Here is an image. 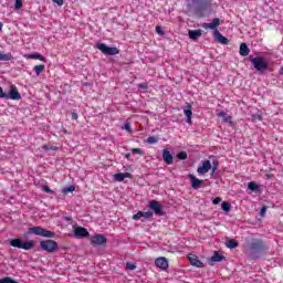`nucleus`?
Instances as JSON below:
<instances>
[{
	"label": "nucleus",
	"mask_w": 283,
	"mask_h": 283,
	"mask_svg": "<svg viewBox=\"0 0 283 283\" xmlns=\"http://www.w3.org/2000/svg\"><path fill=\"white\" fill-rule=\"evenodd\" d=\"M193 11L198 18H205L206 12L211 10V0H192Z\"/></svg>",
	"instance_id": "obj_1"
},
{
	"label": "nucleus",
	"mask_w": 283,
	"mask_h": 283,
	"mask_svg": "<svg viewBox=\"0 0 283 283\" xmlns=\"http://www.w3.org/2000/svg\"><path fill=\"white\" fill-rule=\"evenodd\" d=\"M248 61L251 62L252 66L259 72L260 74H264L269 69L268 61L262 56L256 57H248Z\"/></svg>",
	"instance_id": "obj_2"
},
{
	"label": "nucleus",
	"mask_w": 283,
	"mask_h": 283,
	"mask_svg": "<svg viewBox=\"0 0 283 283\" xmlns=\"http://www.w3.org/2000/svg\"><path fill=\"white\" fill-rule=\"evenodd\" d=\"M10 247L13 249H23L25 251H29L31 249H34L35 242L33 240L22 242L21 239L15 238L10 240Z\"/></svg>",
	"instance_id": "obj_3"
},
{
	"label": "nucleus",
	"mask_w": 283,
	"mask_h": 283,
	"mask_svg": "<svg viewBox=\"0 0 283 283\" xmlns=\"http://www.w3.org/2000/svg\"><path fill=\"white\" fill-rule=\"evenodd\" d=\"M29 233L34 234L36 237L46 238V239H53L56 235L55 232H51L49 230H45L44 228H42L40 226L31 227L29 229Z\"/></svg>",
	"instance_id": "obj_4"
},
{
	"label": "nucleus",
	"mask_w": 283,
	"mask_h": 283,
	"mask_svg": "<svg viewBox=\"0 0 283 283\" xmlns=\"http://www.w3.org/2000/svg\"><path fill=\"white\" fill-rule=\"evenodd\" d=\"M250 250L263 254H266L269 252V248L262 239L252 240L250 243Z\"/></svg>",
	"instance_id": "obj_5"
},
{
	"label": "nucleus",
	"mask_w": 283,
	"mask_h": 283,
	"mask_svg": "<svg viewBox=\"0 0 283 283\" xmlns=\"http://www.w3.org/2000/svg\"><path fill=\"white\" fill-rule=\"evenodd\" d=\"M96 48L106 56H117L120 53L117 48H109L105 43H97Z\"/></svg>",
	"instance_id": "obj_6"
},
{
	"label": "nucleus",
	"mask_w": 283,
	"mask_h": 283,
	"mask_svg": "<svg viewBox=\"0 0 283 283\" xmlns=\"http://www.w3.org/2000/svg\"><path fill=\"white\" fill-rule=\"evenodd\" d=\"M40 247L43 251L49 252V253H54L59 249L57 242H55L53 240L41 241Z\"/></svg>",
	"instance_id": "obj_7"
},
{
	"label": "nucleus",
	"mask_w": 283,
	"mask_h": 283,
	"mask_svg": "<svg viewBox=\"0 0 283 283\" xmlns=\"http://www.w3.org/2000/svg\"><path fill=\"white\" fill-rule=\"evenodd\" d=\"M107 243V239L104 237V234L97 233L92 237L91 244L93 247H102Z\"/></svg>",
	"instance_id": "obj_8"
},
{
	"label": "nucleus",
	"mask_w": 283,
	"mask_h": 283,
	"mask_svg": "<svg viewBox=\"0 0 283 283\" xmlns=\"http://www.w3.org/2000/svg\"><path fill=\"white\" fill-rule=\"evenodd\" d=\"M210 170H211V161L210 159H206L203 164H201V166L197 168V174L199 176H205L209 174Z\"/></svg>",
	"instance_id": "obj_9"
},
{
	"label": "nucleus",
	"mask_w": 283,
	"mask_h": 283,
	"mask_svg": "<svg viewBox=\"0 0 283 283\" xmlns=\"http://www.w3.org/2000/svg\"><path fill=\"white\" fill-rule=\"evenodd\" d=\"M149 209L155 212L156 216L161 217L164 216V210L159 201L150 200L149 201Z\"/></svg>",
	"instance_id": "obj_10"
},
{
	"label": "nucleus",
	"mask_w": 283,
	"mask_h": 283,
	"mask_svg": "<svg viewBox=\"0 0 283 283\" xmlns=\"http://www.w3.org/2000/svg\"><path fill=\"white\" fill-rule=\"evenodd\" d=\"M4 99H11V101H20L21 99V95L15 85H12L10 87V92H9V94H6Z\"/></svg>",
	"instance_id": "obj_11"
},
{
	"label": "nucleus",
	"mask_w": 283,
	"mask_h": 283,
	"mask_svg": "<svg viewBox=\"0 0 283 283\" xmlns=\"http://www.w3.org/2000/svg\"><path fill=\"white\" fill-rule=\"evenodd\" d=\"M74 235L76 239H85L90 237V232L86 228L78 226L74 230Z\"/></svg>",
	"instance_id": "obj_12"
},
{
	"label": "nucleus",
	"mask_w": 283,
	"mask_h": 283,
	"mask_svg": "<svg viewBox=\"0 0 283 283\" xmlns=\"http://www.w3.org/2000/svg\"><path fill=\"white\" fill-rule=\"evenodd\" d=\"M188 178L190 180V186L192 187L193 190L200 189L201 185H203L202 179H198L191 174L188 175Z\"/></svg>",
	"instance_id": "obj_13"
},
{
	"label": "nucleus",
	"mask_w": 283,
	"mask_h": 283,
	"mask_svg": "<svg viewBox=\"0 0 283 283\" xmlns=\"http://www.w3.org/2000/svg\"><path fill=\"white\" fill-rule=\"evenodd\" d=\"M188 261H189V264L191 266H196V268H203L205 266L203 262L199 260L198 255L190 254L188 256Z\"/></svg>",
	"instance_id": "obj_14"
},
{
	"label": "nucleus",
	"mask_w": 283,
	"mask_h": 283,
	"mask_svg": "<svg viewBox=\"0 0 283 283\" xmlns=\"http://www.w3.org/2000/svg\"><path fill=\"white\" fill-rule=\"evenodd\" d=\"M154 217V213L151 211H138L136 214H133V220H140L142 218L146 220H150Z\"/></svg>",
	"instance_id": "obj_15"
},
{
	"label": "nucleus",
	"mask_w": 283,
	"mask_h": 283,
	"mask_svg": "<svg viewBox=\"0 0 283 283\" xmlns=\"http://www.w3.org/2000/svg\"><path fill=\"white\" fill-rule=\"evenodd\" d=\"M220 24H221L220 19L216 18L213 19L212 22H209V23L205 22L203 24H201V28L206 30L210 29L216 31L217 28L220 27Z\"/></svg>",
	"instance_id": "obj_16"
},
{
	"label": "nucleus",
	"mask_w": 283,
	"mask_h": 283,
	"mask_svg": "<svg viewBox=\"0 0 283 283\" xmlns=\"http://www.w3.org/2000/svg\"><path fill=\"white\" fill-rule=\"evenodd\" d=\"M155 265L165 271L169 268V261L167 258H158L155 261Z\"/></svg>",
	"instance_id": "obj_17"
},
{
	"label": "nucleus",
	"mask_w": 283,
	"mask_h": 283,
	"mask_svg": "<svg viewBox=\"0 0 283 283\" xmlns=\"http://www.w3.org/2000/svg\"><path fill=\"white\" fill-rule=\"evenodd\" d=\"M216 41L222 45H229L230 40L222 35V33L218 30L214 31Z\"/></svg>",
	"instance_id": "obj_18"
},
{
	"label": "nucleus",
	"mask_w": 283,
	"mask_h": 283,
	"mask_svg": "<svg viewBox=\"0 0 283 283\" xmlns=\"http://www.w3.org/2000/svg\"><path fill=\"white\" fill-rule=\"evenodd\" d=\"M217 117L218 118H223V122L226 124H229V126H233V120H232V116L231 115H228L227 113L224 112H218L217 113Z\"/></svg>",
	"instance_id": "obj_19"
},
{
	"label": "nucleus",
	"mask_w": 283,
	"mask_h": 283,
	"mask_svg": "<svg viewBox=\"0 0 283 283\" xmlns=\"http://www.w3.org/2000/svg\"><path fill=\"white\" fill-rule=\"evenodd\" d=\"M163 158L166 165H174V156L171 155L170 150L164 149L163 150Z\"/></svg>",
	"instance_id": "obj_20"
},
{
	"label": "nucleus",
	"mask_w": 283,
	"mask_h": 283,
	"mask_svg": "<svg viewBox=\"0 0 283 283\" xmlns=\"http://www.w3.org/2000/svg\"><path fill=\"white\" fill-rule=\"evenodd\" d=\"M185 116L187 118V123L191 124L192 117V105L187 103V106L184 108Z\"/></svg>",
	"instance_id": "obj_21"
},
{
	"label": "nucleus",
	"mask_w": 283,
	"mask_h": 283,
	"mask_svg": "<svg viewBox=\"0 0 283 283\" xmlns=\"http://www.w3.org/2000/svg\"><path fill=\"white\" fill-rule=\"evenodd\" d=\"M188 36L191 40H198L200 36H202V30H190L188 31Z\"/></svg>",
	"instance_id": "obj_22"
},
{
	"label": "nucleus",
	"mask_w": 283,
	"mask_h": 283,
	"mask_svg": "<svg viewBox=\"0 0 283 283\" xmlns=\"http://www.w3.org/2000/svg\"><path fill=\"white\" fill-rule=\"evenodd\" d=\"M251 53L245 42L240 44L239 54L240 56H248Z\"/></svg>",
	"instance_id": "obj_23"
},
{
	"label": "nucleus",
	"mask_w": 283,
	"mask_h": 283,
	"mask_svg": "<svg viewBox=\"0 0 283 283\" xmlns=\"http://www.w3.org/2000/svg\"><path fill=\"white\" fill-rule=\"evenodd\" d=\"M126 178H132V175L129 172H119L114 176V179L117 182H122Z\"/></svg>",
	"instance_id": "obj_24"
},
{
	"label": "nucleus",
	"mask_w": 283,
	"mask_h": 283,
	"mask_svg": "<svg viewBox=\"0 0 283 283\" xmlns=\"http://www.w3.org/2000/svg\"><path fill=\"white\" fill-rule=\"evenodd\" d=\"M226 258L221 255L220 253L216 252L214 255L210 259V261L218 263L222 262Z\"/></svg>",
	"instance_id": "obj_25"
},
{
	"label": "nucleus",
	"mask_w": 283,
	"mask_h": 283,
	"mask_svg": "<svg viewBox=\"0 0 283 283\" xmlns=\"http://www.w3.org/2000/svg\"><path fill=\"white\" fill-rule=\"evenodd\" d=\"M29 59H31V60H39L41 62H45V57L43 55H41L40 53L30 54Z\"/></svg>",
	"instance_id": "obj_26"
},
{
	"label": "nucleus",
	"mask_w": 283,
	"mask_h": 283,
	"mask_svg": "<svg viewBox=\"0 0 283 283\" xmlns=\"http://www.w3.org/2000/svg\"><path fill=\"white\" fill-rule=\"evenodd\" d=\"M33 71L36 75H40V74H42V72L45 71V65H43V64L36 65V66H34Z\"/></svg>",
	"instance_id": "obj_27"
},
{
	"label": "nucleus",
	"mask_w": 283,
	"mask_h": 283,
	"mask_svg": "<svg viewBox=\"0 0 283 283\" xmlns=\"http://www.w3.org/2000/svg\"><path fill=\"white\" fill-rule=\"evenodd\" d=\"M248 189L255 192L258 189H260V186H258L255 181H250L248 184Z\"/></svg>",
	"instance_id": "obj_28"
},
{
	"label": "nucleus",
	"mask_w": 283,
	"mask_h": 283,
	"mask_svg": "<svg viewBox=\"0 0 283 283\" xmlns=\"http://www.w3.org/2000/svg\"><path fill=\"white\" fill-rule=\"evenodd\" d=\"M11 60H12L11 53L0 52V61H11Z\"/></svg>",
	"instance_id": "obj_29"
},
{
	"label": "nucleus",
	"mask_w": 283,
	"mask_h": 283,
	"mask_svg": "<svg viewBox=\"0 0 283 283\" xmlns=\"http://www.w3.org/2000/svg\"><path fill=\"white\" fill-rule=\"evenodd\" d=\"M228 249H237L238 248V242L235 240H229L227 243Z\"/></svg>",
	"instance_id": "obj_30"
},
{
	"label": "nucleus",
	"mask_w": 283,
	"mask_h": 283,
	"mask_svg": "<svg viewBox=\"0 0 283 283\" xmlns=\"http://www.w3.org/2000/svg\"><path fill=\"white\" fill-rule=\"evenodd\" d=\"M187 158H188V155H187V153L185 150L179 151L177 154V159H179V160H186Z\"/></svg>",
	"instance_id": "obj_31"
},
{
	"label": "nucleus",
	"mask_w": 283,
	"mask_h": 283,
	"mask_svg": "<svg viewBox=\"0 0 283 283\" xmlns=\"http://www.w3.org/2000/svg\"><path fill=\"white\" fill-rule=\"evenodd\" d=\"M75 190H76V188H75L74 186L66 187V188H63V189H62V193L67 195V193L74 192Z\"/></svg>",
	"instance_id": "obj_32"
},
{
	"label": "nucleus",
	"mask_w": 283,
	"mask_h": 283,
	"mask_svg": "<svg viewBox=\"0 0 283 283\" xmlns=\"http://www.w3.org/2000/svg\"><path fill=\"white\" fill-rule=\"evenodd\" d=\"M221 210L230 212L231 211V203L230 202L221 203Z\"/></svg>",
	"instance_id": "obj_33"
},
{
	"label": "nucleus",
	"mask_w": 283,
	"mask_h": 283,
	"mask_svg": "<svg viewBox=\"0 0 283 283\" xmlns=\"http://www.w3.org/2000/svg\"><path fill=\"white\" fill-rule=\"evenodd\" d=\"M149 145L158 144V138L154 136H149L146 140Z\"/></svg>",
	"instance_id": "obj_34"
},
{
	"label": "nucleus",
	"mask_w": 283,
	"mask_h": 283,
	"mask_svg": "<svg viewBox=\"0 0 283 283\" xmlns=\"http://www.w3.org/2000/svg\"><path fill=\"white\" fill-rule=\"evenodd\" d=\"M0 283H19V282L11 277H4V279H0Z\"/></svg>",
	"instance_id": "obj_35"
},
{
	"label": "nucleus",
	"mask_w": 283,
	"mask_h": 283,
	"mask_svg": "<svg viewBox=\"0 0 283 283\" xmlns=\"http://www.w3.org/2000/svg\"><path fill=\"white\" fill-rule=\"evenodd\" d=\"M132 153H133L134 155L144 156V151H143L142 149H139V148H133V149H132Z\"/></svg>",
	"instance_id": "obj_36"
},
{
	"label": "nucleus",
	"mask_w": 283,
	"mask_h": 283,
	"mask_svg": "<svg viewBox=\"0 0 283 283\" xmlns=\"http://www.w3.org/2000/svg\"><path fill=\"white\" fill-rule=\"evenodd\" d=\"M22 8V1L21 0H15L14 2V9L20 10Z\"/></svg>",
	"instance_id": "obj_37"
},
{
	"label": "nucleus",
	"mask_w": 283,
	"mask_h": 283,
	"mask_svg": "<svg viewBox=\"0 0 283 283\" xmlns=\"http://www.w3.org/2000/svg\"><path fill=\"white\" fill-rule=\"evenodd\" d=\"M126 269L130 270V271H134L136 269V265L134 263H132V262H127L126 263Z\"/></svg>",
	"instance_id": "obj_38"
},
{
	"label": "nucleus",
	"mask_w": 283,
	"mask_h": 283,
	"mask_svg": "<svg viewBox=\"0 0 283 283\" xmlns=\"http://www.w3.org/2000/svg\"><path fill=\"white\" fill-rule=\"evenodd\" d=\"M42 191H44L45 193H53V190L51 188H49V186H42Z\"/></svg>",
	"instance_id": "obj_39"
},
{
	"label": "nucleus",
	"mask_w": 283,
	"mask_h": 283,
	"mask_svg": "<svg viewBox=\"0 0 283 283\" xmlns=\"http://www.w3.org/2000/svg\"><path fill=\"white\" fill-rule=\"evenodd\" d=\"M266 209H268L266 206H262V207H261L260 216H261L262 218L265 217V214H266Z\"/></svg>",
	"instance_id": "obj_40"
},
{
	"label": "nucleus",
	"mask_w": 283,
	"mask_h": 283,
	"mask_svg": "<svg viewBox=\"0 0 283 283\" xmlns=\"http://www.w3.org/2000/svg\"><path fill=\"white\" fill-rule=\"evenodd\" d=\"M137 87L144 91H147L149 88L148 84L143 83V84H137Z\"/></svg>",
	"instance_id": "obj_41"
},
{
	"label": "nucleus",
	"mask_w": 283,
	"mask_h": 283,
	"mask_svg": "<svg viewBox=\"0 0 283 283\" xmlns=\"http://www.w3.org/2000/svg\"><path fill=\"white\" fill-rule=\"evenodd\" d=\"M210 165H212V168H218V166H220V160L218 159H213L212 164L210 163Z\"/></svg>",
	"instance_id": "obj_42"
},
{
	"label": "nucleus",
	"mask_w": 283,
	"mask_h": 283,
	"mask_svg": "<svg viewBox=\"0 0 283 283\" xmlns=\"http://www.w3.org/2000/svg\"><path fill=\"white\" fill-rule=\"evenodd\" d=\"M123 129L127 130L128 133L133 132L129 123L124 124Z\"/></svg>",
	"instance_id": "obj_43"
},
{
	"label": "nucleus",
	"mask_w": 283,
	"mask_h": 283,
	"mask_svg": "<svg viewBox=\"0 0 283 283\" xmlns=\"http://www.w3.org/2000/svg\"><path fill=\"white\" fill-rule=\"evenodd\" d=\"M42 149H44V150H56L57 148L50 147L49 145H43Z\"/></svg>",
	"instance_id": "obj_44"
},
{
	"label": "nucleus",
	"mask_w": 283,
	"mask_h": 283,
	"mask_svg": "<svg viewBox=\"0 0 283 283\" xmlns=\"http://www.w3.org/2000/svg\"><path fill=\"white\" fill-rule=\"evenodd\" d=\"M222 202V198L221 197H216L213 199V205L217 206L218 203Z\"/></svg>",
	"instance_id": "obj_45"
},
{
	"label": "nucleus",
	"mask_w": 283,
	"mask_h": 283,
	"mask_svg": "<svg viewBox=\"0 0 283 283\" xmlns=\"http://www.w3.org/2000/svg\"><path fill=\"white\" fill-rule=\"evenodd\" d=\"M7 94L3 91V87L0 86V98H6Z\"/></svg>",
	"instance_id": "obj_46"
},
{
	"label": "nucleus",
	"mask_w": 283,
	"mask_h": 283,
	"mask_svg": "<svg viewBox=\"0 0 283 283\" xmlns=\"http://www.w3.org/2000/svg\"><path fill=\"white\" fill-rule=\"evenodd\" d=\"M57 7L63 6V0H52Z\"/></svg>",
	"instance_id": "obj_47"
},
{
	"label": "nucleus",
	"mask_w": 283,
	"mask_h": 283,
	"mask_svg": "<svg viewBox=\"0 0 283 283\" xmlns=\"http://www.w3.org/2000/svg\"><path fill=\"white\" fill-rule=\"evenodd\" d=\"M156 32H157V34H159V35H163V34H164V31H163V29H161L160 27H156Z\"/></svg>",
	"instance_id": "obj_48"
},
{
	"label": "nucleus",
	"mask_w": 283,
	"mask_h": 283,
	"mask_svg": "<svg viewBox=\"0 0 283 283\" xmlns=\"http://www.w3.org/2000/svg\"><path fill=\"white\" fill-rule=\"evenodd\" d=\"M71 118H72V120H77L78 119V115L76 113H72L71 114Z\"/></svg>",
	"instance_id": "obj_49"
},
{
	"label": "nucleus",
	"mask_w": 283,
	"mask_h": 283,
	"mask_svg": "<svg viewBox=\"0 0 283 283\" xmlns=\"http://www.w3.org/2000/svg\"><path fill=\"white\" fill-rule=\"evenodd\" d=\"M217 169L218 168H214V167L211 166L210 170H212V171L210 172V176H214Z\"/></svg>",
	"instance_id": "obj_50"
},
{
	"label": "nucleus",
	"mask_w": 283,
	"mask_h": 283,
	"mask_svg": "<svg viewBox=\"0 0 283 283\" xmlns=\"http://www.w3.org/2000/svg\"><path fill=\"white\" fill-rule=\"evenodd\" d=\"M279 74L283 75V65L281 66Z\"/></svg>",
	"instance_id": "obj_51"
},
{
	"label": "nucleus",
	"mask_w": 283,
	"mask_h": 283,
	"mask_svg": "<svg viewBox=\"0 0 283 283\" xmlns=\"http://www.w3.org/2000/svg\"><path fill=\"white\" fill-rule=\"evenodd\" d=\"M3 29V22H0V31Z\"/></svg>",
	"instance_id": "obj_52"
},
{
	"label": "nucleus",
	"mask_w": 283,
	"mask_h": 283,
	"mask_svg": "<svg viewBox=\"0 0 283 283\" xmlns=\"http://www.w3.org/2000/svg\"><path fill=\"white\" fill-rule=\"evenodd\" d=\"M125 158L129 159L130 158V154H126Z\"/></svg>",
	"instance_id": "obj_53"
}]
</instances>
